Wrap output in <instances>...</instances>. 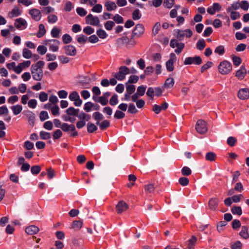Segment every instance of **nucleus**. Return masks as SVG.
I'll use <instances>...</instances> for the list:
<instances>
[{"label": "nucleus", "instance_id": "nucleus-1", "mask_svg": "<svg viewBox=\"0 0 249 249\" xmlns=\"http://www.w3.org/2000/svg\"><path fill=\"white\" fill-rule=\"evenodd\" d=\"M44 61L39 60L36 64L32 65L30 70L33 79L36 81H41L43 76L42 68L44 66Z\"/></svg>", "mask_w": 249, "mask_h": 249}, {"label": "nucleus", "instance_id": "nucleus-2", "mask_svg": "<svg viewBox=\"0 0 249 249\" xmlns=\"http://www.w3.org/2000/svg\"><path fill=\"white\" fill-rule=\"evenodd\" d=\"M218 70L221 74H228L232 71L231 64L227 60H223L219 64Z\"/></svg>", "mask_w": 249, "mask_h": 249}, {"label": "nucleus", "instance_id": "nucleus-3", "mask_svg": "<svg viewBox=\"0 0 249 249\" xmlns=\"http://www.w3.org/2000/svg\"><path fill=\"white\" fill-rule=\"evenodd\" d=\"M129 69L126 66H121L119 68V71L114 73L113 75L119 81H123L125 78L126 75L129 73Z\"/></svg>", "mask_w": 249, "mask_h": 249}, {"label": "nucleus", "instance_id": "nucleus-4", "mask_svg": "<svg viewBox=\"0 0 249 249\" xmlns=\"http://www.w3.org/2000/svg\"><path fill=\"white\" fill-rule=\"evenodd\" d=\"M43 43L46 46H48L49 50L53 52L58 51L60 42L59 40L54 39H47L44 41Z\"/></svg>", "mask_w": 249, "mask_h": 249}, {"label": "nucleus", "instance_id": "nucleus-5", "mask_svg": "<svg viewBox=\"0 0 249 249\" xmlns=\"http://www.w3.org/2000/svg\"><path fill=\"white\" fill-rule=\"evenodd\" d=\"M61 129L65 132H71V137H75L78 135V133L73 124H69L65 123H63L61 126Z\"/></svg>", "mask_w": 249, "mask_h": 249}, {"label": "nucleus", "instance_id": "nucleus-6", "mask_svg": "<svg viewBox=\"0 0 249 249\" xmlns=\"http://www.w3.org/2000/svg\"><path fill=\"white\" fill-rule=\"evenodd\" d=\"M177 37L179 40H182L184 37L190 38L193 35L192 31L189 29L184 30L177 29Z\"/></svg>", "mask_w": 249, "mask_h": 249}, {"label": "nucleus", "instance_id": "nucleus-7", "mask_svg": "<svg viewBox=\"0 0 249 249\" xmlns=\"http://www.w3.org/2000/svg\"><path fill=\"white\" fill-rule=\"evenodd\" d=\"M202 62V60L199 56H195L194 57H186L184 61V65L195 64L199 65Z\"/></svg>", "mask_w": 249, "mask_h": 249}, {"label": "nucleus", "instance_id": "nucleus-8", "mask_svg": "<svg viewBox=\"0 0 249 249\" xmlns=\"http://www.w3.org/2000/svg\"><path fill=\"white\" fill-rule=\"evenodd\" d=\"M196 129L197 132L200 134L205 133L208 130L206 122L203 120H198L196 122Z\"/></svg>", "mask_w": 249, "mask_h": 249}, {"label": "nucleus", "instance_id": "nucleus-9", "mask_svg": "<svg viewBox=\"0 0 249 249\" xmlns=\"http://www.w3.org/2000/svg\"><path fill=\"white\" fill-rule=\"evenodd\" d=\"M86 23L94 26H99L100 20L98 17L94 16L91 14H89L86 17Z\"/></svg>", "mask_w": 249, "mask_h": 249}, {"label": "nucleus", "instance_id": "nucleus-10", "mask_svg": "<svg viewBox=\"0 0 249 249\" xmlns=\"http://www.w3.org/2000/svg\"><path fill=\"white\" fill-rule=\"evenodd\" d=\"M144 32V27L142 24H137L132 33L133 36L140 37Z\"/></svg>", "mask_w": 249, "mask_h": 249}, {"label": "nucleus", "instance_id": "nucleus-11", "mask_svg": "<svg viewBox=\"0 0 249 249\" xmlns=\"http://www.w3.org/2000/svg\"><path fill=\"white\" fill-rule=\"evenodd\" d=\"M129 208L128 205L124 201H120L116 205V210L118 213L126 211Z\"/></svg>", "mask_w": 249, "mask_h": 249}, {"label": "nucleus", "instance_id": "nucleus-12", "mask_svg": "<svg viewBox=\"0 0 249 249\" xmlns=\"http://www.w3.org/2000/svg\"><path fill=\"white\" fill-rule=\"evenodd\" d=\"M14 25L17 29L23 30L26 28L27 23L24 19L20 18L15 20Z\"/></svg>", "mask_w": 249, "mask_h": 249}, {"label": "nucleus", "instance_id": "nucleus-13", "mask_svg": "<svg viewBox=\"0 0 249 249\" xmlns=\"http://www.w3.org/2000/svg\"><path fill=\"white\" fill-rule=\"evenodd\" d=\"M170 56L171 58L166 63V67L167 70L169 72L173 71L174 69V62L176 59V55L174 53H171Z\"/></svg>", "mask_w": 249, "mask_h": 249}, {"label": "nucleus", "instance_id": "nucleus-14", "mask_svg": "<svg viewBox=\"0 0 249 249\" xmlns=\"http://www.w3.org/2000/svg\"><path fill=\"white\" fill-rule=\"evenodd\" d=\"M29 13L32 18L36 21H39L41 18V13L38 9L32 8L30 10Z\"/></svg>", "mask_w": 249, "mask_h": 249}, {"label": "nucleus", "instance_id": "nucleus-15", "mask_svg": "<svg viewBox=\"0 0 249 249\" xmlns=\"http://www.w3.org/2000/svg\"><path fill=\"white\" fill-rule=\"evenodd\" d=\"M65 53L70 56H74L76 53V50L75 47L71 45L65 46L64 47Z\"/></svg>", "mask_w": 249, "mask_h": 249}, {"label": "nucleus", "instance_id": "nucleus-16", "mask_svg": "<svg viewBox=\"0 0 249 249\" xmlns=\"http://www.w3.org/2000/svg\"><path fill=\"white\" fill-rule=\"evenodd\" d=\"M238 97L242 100L249 98V89L248 88L240 89L238 92Z\"/></svg>", "mask_w": 249, "mask_h": 249}, {"label": "nucleus", "instance_id": "nucleus-17", "mask_svg": "<svg viewBox=\"0 0 249 249\" xmlns=\"http://www.w3.org/2000/svg\"><path fill=\"white\" fill-rule=\"evenodd\" d=\"M219 202V199L216 197H213L211 198L208 202V206L209 209L212 211H216Z\"/></svg>", "mask_w": 249, "mask_h": 249}, {"label": "nucleus", "instance_id": "nucleus-18", "mask_svg": "<svg viewBox=\"0 0 249 249\" xmlns=\"http://www.w3.org/2000/svg\"><path fill=\"white\" fill-rule=\"evenodd\" d=\"M22 13V10L20 9V8L15 6L14 8L8 13V16L10 18H13L14 17H18Z\"/></svg>", "mask_w": 249, "mask_h": 249}, {"label": "nucleus", "instance_id": "nucleus-19", "mask_svg": "<svg viewBox=\"0 0 249 249\" xmlns=\"http://www.w3.org/2000/svg\"><path fill=\"white\" fill-rule=\"evenodd\" d=\"M247 73V70L245 66H242L240 69L238 70L235 74V76L239 80H242Z\"/></svg>", "mask_w": 249, "mask_h": 249}, {"label": "nucleus", "instance_id": "nucleus-20", "mask_svg": "<svg viewBox=\"0 0 249 249\" xmlns=\"http://www.w3.org/2000/svg\"><path fill=\"white\" fill-rule=\"evenodd\" d=\"M39 231V228L34 225H31L27 227L25 229V232L30 235L36 234Z\"/></svg>", "mask_w": 249, "mask_h": 249}, {"label": "nucleus", "instance_id": "nucleus-21", "mask_svg": "<svg viewBox=\"0 0 249 249\" xmlns=\"http://www.w3.org/2000/svg\"><path fill=\"white\" fill-rule=\"evenodd\" d=\"M105 7L107 11H111L117 9L116 4L112 1H107L105 3Z\"/></svg>", "mask_w": 249, "mask_h": 249}, {"label": "nucleus", "instance_id": "nucleus-22", "mask_svg": "<svg viewBox=\"0 0 249 249\" xmlns=\"http://www.w3.org/2000/svg\"><path fill=\"white\" fill-rule=\"evenodd\" d=\"M175 84V80L173 77H168L165 81L163 88L165 89L172 88Z\"/></svg>", "mask_w": 249, "mask_h": 249}, {"label": "nucleus", "instance_id": "nucleus-23", "mask_svg": "<svg viewBox=\"0 0 249 249\" xmlns=\"http://www.w3.org/2000/svg\"><path fill=\"white\" fill-rule=\"evenodd\" d=\"M248 227L246 226H243L241 227V231L240 232V235L245 239L249 238V233L248 231Z\"/></svg>", "mask_w": 249, "mask_h": 249}, {"label": "nucleus", "instance_id": "nucleus-24", "mask_svg": "<svg viewBox=\"0 0 249 249\" xmlns=\"http://www.w3.org/2000/svg\"><path fill=\"white\" fill-rule=\"evenodd\" d=\"M46 32V31L44 25L43 24H40L38 26V30L36 35L37 37L40 38L45 35Z\"/></svg>", "mask_w": 249, "mask_h": 249}, {"label": "nucleus", "instance_id": "nucleus-25", "mask_svg": "<svg viewBox=\"0 0 249 249\" xmlns=\"http://www.w3.org/2000/svg\"><path fill=\"white\" fill-rule=\"evenodd\" d=\"M11 109L12 110L15 115L19 114L22 110V107L20 105H16L11 107Z\"/></svg>", "mask_w": 249, "mask_h": 249}, {"label": "nucleus", "instance_id": "nucleus-26", "mask_svg": "<svg viewBox=\"0 0 249 249\" xmlns=\"http://www.w3.org/2000/svg\"><path fill=\"white\" fill-rule=\"evenodd\" d=\"M92 117L96 121V124H99L100 121L103 119L104 116L99 112H95L93 113Z\"/></svg>", "mask_w": 249, "mask_h": 249}, {"label": "nucleus", "instance_id": "nucleus-27", "mask_svg": "<svg viewBox=\"0 0 249 249\" xmlns=\"http://www.w3.org/2000/svg\"><path fill=\"white\" fill-rule=\"evenodd\" d=\"M144 188L146 193H153L154 192L155 187L154 184L149 183L144 185Z\"/></svg>", "mask_w": 249, "mask_h": 249}, {"label": "nucleus", "instance_id": "nucleus-28", "mask_svg": "<svg viewBox=\"0 0 249 249\" xmlns=\"http://www.w3.org/2000/svg\"><path fill=\"white\" fill-rule=\"evenodd\" d=\"M82 222L80 220L74 221L71 225V228L75 231L79 230L82 226Z\"/></svg>", "mask_w": 249, "mask_h": 249}, {"label": "nucleus", "instance_id": "nucleus-29", "mask_svg": "<svg viewBox=\"0 0 249 249\" xmlns=\"http://www.w3.org/2000/svg\"><path fill=\"white\" fill-rule=\"evenodd\" d=\"M216 154L212 152H208L205 156L206 160L210 161H214L216 159Z\"/></svg>", "mask_w": 249, "mask_h": 249}, {"label": "nucleus", "instance_id": "nucleus-30", "mask_svg": "<svg viewBox=\"0 0 249 249\" xmlns=\"http://www.w3.org/2000/svg\"><path fill=\"white\" fill-rule=\"evenodd\" d=\"M99 126V127L102 130H105L110 125V122L107 120L103 121L101 123H99V124H97Z\"/></svg>", "mask_w": 249, "mask_h": 249}, {"label": "nucleus", "instance_id": "nucleus-31", "mask_svg": "<svg viewBox=\"0 0 249 249\" xmlns=\"http://www.w3.org/2000/svg\"><path fill=\"white\" fill-rule=\"evenodd\" d=\"M60 30L57 27H53L51 32V36L53 38H58L59 36Z\"/></svg>", "mask_w": 249, "mask_h": 249}, {"label": "nucleus", "instance_id": "nucleus-32", "mask_svg": "<svg viewBox=\"0 0 249 249\" xmlns=\"http://www.w3.org/2000/svg\"><path fill=\"white\" fill-rule=\"evenodd\" d=\"M79 111V109H75L73 107H70L67 109L66 112L68 115L76 116L78 113Z\"/></svg>", "mask_w": 249, "mask_h": 249}, {"label": "nucleus", "instance_id": "nucleus-33", "mask_svg": "<svg viewBox=\"0 0 249 249\" xmlns=\"http://www.w3.org/2000/svg\"><path fill=\"white\" fill-rule=\"evenodd\" d=\"M27 117L29 123L30 125L34 126L35 124V114L32 112H30L27 114Z\"/></svg>", "mask_w": 249, "mask_h": 249}, {"label": "nucleus", "instance_id": "nucleus-34", "mask_svg": "<svg viewBox=\"0 0 249 249\" xmlns=\"http://www.w3.org/2000/svg\"><path fill=\"white\" fill-rule=\"evenodd\" d=\"M97 130V127L93 123H88L87 124V131L89 133H93Z\"/></svg>", "mask_w": 249, "mask_h": 249}, {"label": "nucleus", "instance_id": "nucleus-35", "mask_svg": "<svg viewBox=\"0 0 249 249\" xmlns=\"http://www.w3.org/2000/svg\"><path fill=\"white\" fill-rule=\"evenodd\" d=\"M197 241V238L195 236H192V238L189 240L187 248L189 249H191L194 248L195 244Z\"/></svg>", "mask_w": 249, "mask_h": 249}, {"label": "nucleus", "instance_id": "nucleus-36", "mask_svg": "<svg viewBox=\"0 0 249 249\" xmlns=\"http://www.w3.org/2000/svg\"><path fill=\"white\" fill-rule=\"evenodd\" d=\"M231 212L233 214L241 215L242 213V209L239 206H234L231 209Z\"/></svg>", "mask_w": 249, "mask_h": 249}, {"label": "nucleus", "instance_id": "nucleus-37", "mask_svg": "<svg viewBox=\"0 0 249 249\" xmlns=\"http://www.w3.org/2000/svg\"><path fill=\"white\" fill-rule=\"evenodd\" d=\"M22 55L24 58L29 59L32 56V52L26 48H24L22 50Z\"/></svg>", "mask_w": 249, "mask_h": 249}, {"label": "nucleus", "instance_id": "nucleus-38", "mask_svg": "<svg viewBox=\"0 0 249 249\" xmlns=\"http://www.w3.org/2000/svg\"><path fill=\"white\" fill-rule=\"evenodd\" d=\"M47 19L49 23L53 24L57 21L58 18L54 14H51L48 16Z\"/></svg>", "mask_w": 249, "mask_h": 249}, {"label": "nucleus", "instance_id": "nucleus-39", "mask_svg": "<svg viewBox=\"0 0 249 249\" xmlns=\"http://www.w3.org/2000/svg\"><path fill=\"white\" fill-rule=\"evenodd\" d=\"M103 7L101 4H97V3L93 6L91 11L95 13H101L102 11Z\"/></svg>", "mask_w": 249, "mask_h": 249}, {"label": "nucleus", "instance_id": "nucleus-40", "mask_svg": "<svg viewBox=\"0 0 249 249\" xmlns=\"http://www.w3.org/2000/svg\"><path fill=\"white\" fill-rule=\"evenodd\" d=\"M97 36L101 39H105L107 36V33L103 29H99L97 31Z\"/></svg>", "mask_w": 249, "mask_h": 249}, {"label": "nucleus", "instance_id": "nucleus-41", "mask_svg": "<svg viewBox=\"0 0 249 249\" xmlns=\"http://www.w3.org/2000/svg\"><path fill=\"white\" fill-rule=\"evenodd\" d=\"M105 28L107 31H110L115 26L114 21L108 20L105 23Z\"/></svg>", "mask_w": 249, "mask_h": 249}, {"label": "nucleus", "instance_id": "nucleus-42", "mask_svg": "<svg viewBox=\"0 0 249 249\" xmlns=\"http://www.w3.org/2000/svg\"><path fill=\"white\" fill-rule=\"evenodd\" d=\"M128 112L132 114H136L138 112V110L133 103H130L128 106Z\"/></svg>", "mask_w": 249, "mask_h": 249}, {"label": "nucleus", "instance_id": "nucleus-43", "mask_svg": "<svg viewBox=\"0 0 249 249\" xmlns=\"http://www.w3.org/2000/svg\"><path fill=\"white\" fill-rule=\"evenodd\" d=\"M139 76L135 75H131L129 78L128 81L125 83V85L129 84L136 83L139 80Z\"/></svg>", "mask_w": 249, "mask_h": 249}, {"label": "nucleus", "instance_id": "nucleus-44", "mask_svg": "<svg viewBox=\"0 0 249 249\" xmlns=\"http://www.w3.org/2000/svg\"><path fill=\"white\" fill-rule=\"evenodd\" d=\"M39 135L42 140H48L51 138V134L44 131H40Z\"/></svg>", "mask_w": 249, "mask_h": 249}, {"label": "nucleus", "instance_id": "nucleus-45", "mask_svg": "<svg viewBox=\"0 0 249 249\" xmlns=\"http://www.w3.org/2000/svg\"><path fill=\"white\" fill-rule=\"evenodd\" d=\"M112 19L117 24H121L124 22V18L119 14H115Z\"/></svg>", "mask_w": 249, "mask_h": 249}, {"label": "nucleus", "instance_id": "nucleus-46", "mask_svg": "<svg viewBox=\"0 0 249 249\" xmlns=\"http://www.w3.org/2000/svg\"><path fill=\"white\" fill-rule=\"evenodd\" d=\"M206 46V43L204 39H199L196 43V48L199 50H202Z\"/></svg>", "mask_w": 249, "mask_h": 249}, {"label": "nucleus", "instance_id": "nucleus-47", "mask_svg": "<svg viewBox=\"0 0 249 249\" xmlns=\"http://www.w3.org/2000/svg\"><path fill=\"white\" fill-rule=\"evenodd\" d=\"M141 17L142 14L139 9H136L133 11L132 13V18L134 20H138L141 18Z\"/></svg>", "mask_w": 249, "mask_h": 249}, {"label": "nucleus", "instance_id": "nucleus-48", "mask_svg": "<svg viewBox=\"0 0 249 249\" xmlns=\"http://www.w3.org/2000/svg\"><path fill=\"white\" fill-rule=\"evenodd\" d=\"M114 117L115 118L117 119H121L125 117V114L123 112V111H122L119 110H117L115 112Z\"/></svg>", "mask_w": 249, "mask_h": 249}, {"label": "nucleus", "instance_id": "nucleus-49", "mask_svg": "<svg viewBox=\"0 0 249 249\" xmlns=\"http://www.w3.org/2000/svg\"><path fill=\"white\" fill-rule=\"evenodd\" d=\"M38 98L41 102H44L48 100V95L46 92L42 91L39 93Z\"/></svg>", "mask_w": 249, "mask_h": 249}, {"label": "nucleus", "instance_id": "nucleus-50", "mask_svg": "<svg viewBox=\"0 0 249 249\" xmlns=\"http://www.w3.org/2000/svg\"><path fill=\"white\" fill-rule=\"evenodd\" d=\"M214 53L219 55H223L225 53V48L223 45H220L216 47Z\"/></svg>", "mask_w": 249, "mask_h": 249}, {"label": "nucleus", "instance_id": "nucleus-51", "mask_svg": "<svg viewBox=\"0 0 249 249\" xmlns=\"http://www.w3.org/2000/svg\"><path fill=\"white\" fill-rule=\"evenodd\" d=\"M126 93L132 94L135 91V86L133 85H126Z\"/></svg>", "mask_w": 249, "mask_h": 249}, {"label": "nucleus", "instance_id": "nucleus-52", "mask_svg": "<svg viewBox=\"0 0 249 249\" xmlns=\"http://www.w3.org/2000/svg\"><path fill=\"white\" fill-rule=\"evenodd\" d=\"M97 2V0H80L81 4H87L90 6H93Z\"/></svg>", "mask_w": 249, "mask_h": 249}, {"label": "nucleus", "instance_id": "nucleus-53", "mask_svg": "<svg viewBox=\"0 0 249 249\" xmlns=\"http://www.w3.org/2000/svg\"><path fill=\"white\" fill-rule=\"evenodd\" d=\"M62 132L60 129H57L53 133V140H57L62 136Z\"/></svg>", "mask_w": 249, "mask_h": 249}, {"label": "nucleus", "instance_id": "nucleus-54", "mask_svg": "<svg viewBox=\"0 0 249 249\" xmlns=\"http://www.w3.org/2000/svg\"><path fill=\"white\" fill-rule=\"evenodd\" d=\"M94 104L90 102H87L85 104L84 109L87 112H89L91 111V108L93 107Z\"/></svg>", "mask_w": 249, "mask_h": 249}, {"label": "nucleus", "instance_id": "nucleus-55", "mask_svg": "<svg viewBox=\"0 0 249 249\" xmlns=\"http://www.w3.org/2000/svg\"><path fill=\"white\" fill-rule=\"evenodd\" d=\"M146 90V87L143 85L139 86L137 89V93L140 95L142 96L144 94Z\"/></svg>", "mask_w": 249, "mask_h": 249}, {"label": "nucleus", "instance_id": "nucleus-56", "mask_svg": "<svg viewBox=\"0 0 249 249\" xmlns=\"http://www.w3.org/2000/svg\"><path fill=\"white\" fill-rule=\"evenodd\" d=\"M189 179L186 177H181L178 179L179 183L183 186H187L189 184Z\"/></svg>", "mask_w": 249, "mask_h": 249}, {"label": "nucleus", "instance_id": "nucleus-57", "mask_svg": "<svg viewBox=\"0 0 249 249\" xmlns=\"http://www.w3.org/2000/svg\"><path fill=\"white\" fill-rule=\"evenodd\" d=\"M118 103V95L114 94L109 100V104L111 106H115Z\"/></svg>", "mask_w": 249, "mask_h": 249}, {"label": "nucleus", "instance_id": "nucleus-58", "mask_svg": "<svg viewBox=\"0 0 249 249\" xmlns=\"http://www.w3.org/2000/svg\"><path fill=\"white\" fill-rule=\"evenodd\" d=\"M181 173L183 176H188L192 174V171L189 167L184 166L181 169Z\"/></svg>", "mask_w": 249, "mask_h": 249}, {"label": "nucleus", "instance_id": "nucleus-59", "mask_svg": "<svg viewBox=\"0 0 249 249\" xmlns=\"http://www.w3.org/2000/svg\"><path fill=\"white\" fill-rule=\"evenodd\" d=\"M78 117L79 119L82 120L83 121H89L90 119V116L89 115L86 114L84 112L81 113L78 116Z\"/></svg>", "mask_w": 249, "mask_h": 249}, {"label": "nucleus", "instance_id": "nucleus-60", "mask_svg": "<svg viewBox=\"0 0 249 249\" xmlns=\"http://www.w3.org/2000/svg\"><path fill=\"white\" fill-rule=\"evenodd\" d=\"M37 52L41 55H43L47 52V48L44 45H39L37 48Z\"/></svg>", "mask_w": 249, "mask_h": 249}, {"label": "nucleus", "instance_id": "nucleus-61", "mask_svg": "<svg viewBox=\"0 0 249 249\" xmlns=\"http://www.w3.org/2000/svg\"><path fill=\"white\" fill-rule=\"evenodd\" d=\"M160 22H157L152 29V34L154 36H156L159 32L160 29Z\"/></svg>", "mask_w": 249, "mask_h": 249}, {"label": "nucleus", "instance_id": "nucleus-62", "mask_svg": "<svg viewBox=\"0 0 249 249\" xmlns=\"http://www.w3.org/2000/svg\"><path fill=\"white\" fill-rule=\"evenodd\" d=\"M232 62L234 66H238L242 62V60L240 57L233 56L232 58Z\"/></svg>", "mask_w": 249, "mask_h": 249}, {"label": "nucleus", "instance_id": "nucleus-63", "mask_svg": "<svg viewBox=\"0 0 249 249\" xmlns=\"http://www.w3.org/2000/svg\"><path fill=\"white\" fill-rule=\"evenodd\" d=\"M43 127L45 129L51 130L53 128V124L50 121H46L43 124Z\"/></svg>", "mask_w": 249, "mask_h": 249}, {"label": "nucleus", "instance_id": "nucleus-64", "mask_svg": "<svg viewBox=\"0 0 249 249\" xmlns=\"http://www.w3.org/2000/svg\"><path fill=\"white\" fill-rule=\"evenodd\" d=\"M88 40V37L85 35H80L77 38V42L80 44H84Z\"/></svg>", "mask_w": 249, "mask_h": 249}]
</instances>
